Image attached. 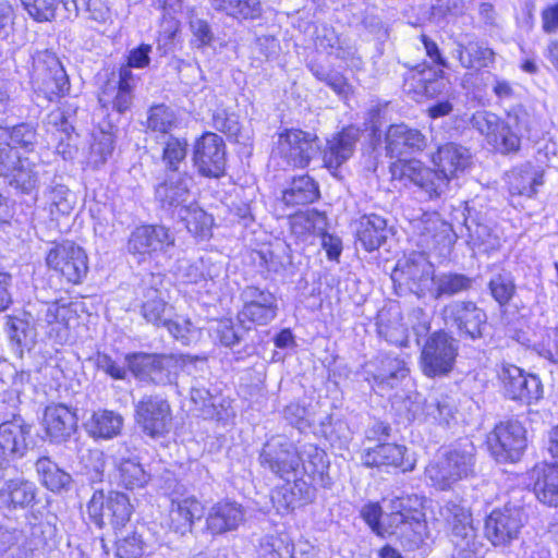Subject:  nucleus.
Instances as JSON below:
<instances>
[{
  "instance_id": "obj_1",
  "label": "nucleus",
  "mask_w": 558,
  "mask_h": 558,
  "mask_svg": "<svg viewBox=\"0 0 558 558\" xmlns=\"http://www.w3.org/2000/svg\"><path fill=\"white\" fill-rule=\"evenodd\" d=\"M471 158L469 148L449 142L439 146L432 156L437 170L425 167L418 160H410L393 163L391 174L395 180L409 181L418 186L429 198H438L446 192L449 180L471 165Z\"/></svg>"
},
{
  "instance_id": "obj_2",
  "label": "nucleus",
  "mask_w": 558,
  "mask_h": 558,
  "mask_svg": "<svg viewBox=\"0 0 558 558\" xmlns=\"http://www.w3.org/2000/svg\"><path fill=\"white\" fill-rule=\"evenodd\" d=\"M384 527L388 536H396L407 549L418 548L427 530L422 500L416 495L392 498L384 514Z\"/></svg>"
},
{
  "instance_id": "obj_3",
  "label": "nucleus",
  "mask_w": 558,
  "mask_h": 558,
  "mask_svg": "<svg viewBox=\"0 0 558 558\" xmlns=\"http://www.w3.org/2000/svg\"><path fill=\"white\" fill-rule=\"evenodd\" d=\"M508 119L505 122L492 111L478 110L472 114L470 123L496 150L510 154L520 149L524 126L521 125V118L517 112L509 114Z\"/></svg>"
},
{
  "instance_id": "obj_4",
  "label": "nucleus",
  "mask_w": 558,
  "mask_h": 558,
  "mask_svg": "<svg viewBox=\"0 0 558 558\" xmlns=\"http://www.w3.org/2000/svg\"><path fill=\"white\" fill-rule=\"evenodd\" d=\"M475 473V448L469 442L451 448L426 468V477L440 490Z\"/></svg>"
},
{
  "instance_id": "obj_5",
  "label": "nucleus",
  "mask_w": 558,
  "mask_h": 558,
  "mask_svg": "<svg viewBox=\"0 0 558 558\" xmlns=\"http://www.w3.org/2000/svg\"><path fill=\"white\" fill-rule=\"evenodd\" d=\"M135 378L159 386L173 384L180 365L192 361L189 355L133 353L125 357Z\"/></svg>"
},
{
  "instance_id": "obj_6",
  "label": "nucleus",
  "mask_w": 558,
  "mask_h": 558,
  "mask_svg": "<svg viewBox=\"0 0 558 558\" xmlns=\"http://www.w3.org/2000/svg\"><path fill=\"white\" fill-rule=\"evenodd\" d=\"M32 84L34 90L49 101L69 92V76L54 52L41 50L33 56Z\"/></svg>"
},
{
  "instance_id": "obj_7",
  "label": "nucleus",
  "mask_w": 558,
  "mask_h": 558,
  "mask_svg": "<svg viewBox=\"0 0 558 558\" xmlns=\"http://www.w3.org/2000/svg\"><path fill=\"white\" fill-rule=\"evenodd\" d=\"M442 319L449 328L465 340H481L488 327L486 312L473 301H451L441 310Z\"/></svg>"
},
{
  "instance_id": "obj_8",
  "label": "nucleus",
  "mask_w": 558,
  "mask_h": 558,
  "mask_svg": "<svg viewBox=\"0 0 558 558\" xmlns=\"http://www.w3.org/2000/svg\"><path fill=\"white\" fill-rule=\"evenodd\" d=\"M163 276L161 274H145L135 288V307L140 308L142 317L156 327H161L172 314L162 291Z\"/></svg>"
},
{
  "instance_id": "obj_9",
  "label": "nucleus",
  "mask_w": 558,
  "mask_h": 558,
  "mask_svg": "<svg viewBox=\"0 0 558 558\" xmlns=\"http://www.w3.org/2000/svg\"><path fill=\"white\" fill-rule=\"evenodd\" d=\"M458 351V340L450 333L439 330L430 335L421 353L424 375L437 377L449 374L453 369Z\"/></svg>"
},
{
  "instance_id": "obj_10",
  "label": "nucleus",
  "mask_w": 558,
  "mask_h": 558,
  "mask_svg": "<svg viewBox=\"0 0 558 558\" xmlns=\"http://www.w3.org/2000/svg\"><path fill=\"white\" fill-rule=\"evenodd\" d=\"M133 507L129 497L120 492L110 490L107 495L102 489H95L88 505L87 512L90 520L104 527L113 529L124 526L131 518Z\"/></svg>"
},
{
  "instance_id": "obj_11",
  "label": "nucleus",
  "mask_w": 558,
  "mask_h": 558,
  "mask_svg": "<svg viewBox=\"0 0 558 558\" xmlns=\"http://www.w3.org/2000/svg\"><path fill=\"white\" fill-rule=\"evenodd\" d=\"M435 269L423 253L413 252L399 259L391 272V280L418 298L430 292Z\"/></svg>"
},
{
  "instance_id": "obj_12",
  "label": "nucleus",
  "mask_w": 558,
  "mask_h": 558,
  "mask_svg": "<svg viewBox=\"0 0 558 558\" xmlns=\"http://www.w3.org/2000/svg\"><path fill=\"white\" fill-rule=\"evenodd\" d=\"M526 521L520 506L507 504L494 509L485 520L484 533L495 547H507L519 538Z\"/></svg>"
},
{
  "instance_id": "obj_13",
  "label": "nucleus",
  "mask_w": 558,
  "mask_h": 558,
  "mask_svg": "<svg viewBox=\"0 0 558 558\" xmlns=\"http://www.w3.org/2000/svg\"><path fill=\"white\" fill-rule=\"evenodd\" d=\"M134 420L146 436L162 437L171 428V405L159 395H145L134 405Z\"/></svg>"
},
{
  "instance_id": "obj_14",
  "label": "nucleus",
  "mask_w": 558,
  "mask_h": 558,
  "mask_svg": "<svg viewBox=\"0 0 558 558\" xmlns=\"http://www.w3.org/2000/svg\"><path fill=\"white\" fill-rule=\"evenodd\" d=\"M487 444L497 462L515 463L526 449V430L518 421L500 422L488 435Z\"/></svg>"
},
{
  "instance_id": "obj_15",
  "label": "nucleus",
  "mask_w": 558,
  "mask_h": 558,
  "mask_svg": "<svg viewBox=\"0 0 558 558\" xmlns=\"http://www.w3.org/2000/svg\"><path fill=\"white\" fill-rule=\"evenodd\" d=\"M276 151L287 166L305 168L320 151L318 137L300 129H289L278 136Z\"/></svg>"
},
{
  "instance_id": "obj_16",
  "label": "nucleus",
  "mask_w": 558,
  "mask_h": 558,
  "mask_svg": "<svg viewBox=\"0 0 558 558\" xmlns=\"http://www.w3.org/2000/svg\"><path fill=\"white\" fill-rule=\"evenodd\" d=\"M46 260L51 269L61 274L71 283H80L88 271L85 251L71 241L57 244L50 250Z\"/></svg>"
},
{
  "instance_id": "obj_17",
  "label": "nucleus",
  "mask_w": 558,
  "mask_h": 558,
  "mask_svg": "<svg viewBox=\"0 0 558 558\" xmlns=\"http://www.w3.org/2000/svg\"><path fill=\"white\" fill-rule=\"evenodd\" d=\"M259 461L262 466L282 478L296 475L300 468L299 451L289 439L282 436L271 437L264 445Z\"/></svg>"
},
{
  "instance_id": "obj_18",
  "label": "nucleus",
  "mask_w": 558,
  "mask_h": 558,
  "mask_svg": "<svg viewBox=\"0 0 558 558\" xmlns=\"http://www.w3.org/2000/svg\"><path fill=\"white\" fill-rule=\"evenodd\" d=\"M192 160L203 177H221L226 167V145L222 137L211 132L203 134L194 144Z\"/></svg>"
},
{
  "instance_id": "obj_19",
  "label": "nucleus",
  "mask_w": 558,
  "mask_h": 558,
  "mask_svg": "<svg viewBox=\"0 0 558 558\" xmlns=\"http://www.w3.org/2000/svg\"><path fill=\"white\" fill-rule=\"evenodd\" d=\"M174 235L165 226L145 225L131 232L128 251L133 255L153 256L159 252H168L169 247L174 246Z\"/></svg>"
},
{
  "instance_id": "obj_20",
  "label": "nucleus",
  "mask_w": 558,
  "mask_h": 558,
  "mask_svg": "<svg viewBox=\"0 0 558 558\" xmlns=\"http://www.w3.org/2000/svg\"><path fill=\"white\" fill-rule=\"evenodd\" d=\"M243 308L241 316L260 326L270 324L278 315L276 295L267 289L246 286L241 292Z\"/></svg>"
},
{
  "instance_id": "obj_21",
  "label": "nucleus",
  "mask_w": 558,
  "mask_h": 558,
  "mask_svg": "<svg viewBox=\"0 0 558 558\" xmlns=\"http://www.w3.org/2000/svg\"><path fill=\"white\" fill-rule=\"evenodd\" d=\"M499 377L504 384L505 393L512 400L531 403L542 398L543 386L539 378L525 374L515 365H502Z\"/></svg>"
},
{
  "instance_id": "obj_22",
  "label": "nucleus",
  "mask_w": 558,
  "mask_h": 558,
  "mask_svg": "<svg viewBox=\"0 0 558 558\" xmlns=\"http://www.w3.org/2000/svg\"><path fill=\"white\" fill-rule=\"evenodd\" d=\"M244 507L234 500L223 499L214 504L205 518V530L213 536L236 531L245 521Z\"/></svg>"
},
{
  "instance_id": "obj_23",
  "label": "nucleus",
  "mask_w": 558,
  "mask_h": 558,
  "mask_svg": "<svg viewBox=\"0 0 558 558\" xmlns=\"http://www.w3.org/2000/svg\"><path fill=\"white\" fill-rule=\"evenodd\" d=\"M440 514L450 529L452 542L457 547L476 546V532L471 510L468 507L456 501H448L441 508Z\"/></svg>"
},
{
  "instance_id": "obj_24",
  "label": "nucleus",
  "mask_w": 558,
  "mask_h": 558,
  "mask_svg": "<svg viewBox=\"0 0 558 558\" xmlns=\"http://www.w3.org/2000/svg\"><path fill=\"white\" fill-rule=\"evenodd\" d=\"M192 177L187 173H166L165 180L155 189V198L166 210H178L191 202Z\"/></svg>"
},
{
  "instance_id": "obj_25",
  "label": "nucleus",
  "mask_w": 558,
  "mask_h": 558,
  "mask_svg": "<svg viewBox=\"0 0 558 558\" xmlns=\"http://www.w3.org/2000/svg\"><path fill=\"white\" fill-rule=\"evenodd\" d=\"M32 425L20 414L0 424V450L13 459L22 458L28 450Z\"/></svg>"
},
{
  "instance_id": "obj_26",
  "label": "nucleus",
  "mask_w": 558,
  "mask_h": 558,
  "mask_svg": "<svg viewBox=\"0 0 558 558\" xmlns=\"http://www.w3.org/2000/svg\"><path fill=\"white\" fill-rule=\"evenodd\" d=\"M427 146L426 136L404 123L392 124L386 133V150L390 157L422 151Z\"/></svg>"
},
{
  "instance_id": "obj_27",
  "label": "nucleus",
  "mask_w": 558,
  "mask_h": 558,
  "mask_svg": "<svg viewBox=\"0 0 558 558\" xmlns=\"http://www.w3.org/2000/svg\"><path fill=\"white\" fill-rule=\"evenodd\" d=\"M203 513L202 502L193 495L172 498L168 512V527L171 532L184 536L193 531L195 519Z\"/></svg>"
},
{
  "instance_id": "obj_28",
  "label": "nucleus",
  "mask_w": 558,
  "mask_h": 558,
  "mask_svg": "<svg viewBox=\"0 0 558 558\" xmlns=\"http://www.w3.org/2000/svg\"><path fill=\"white\" fill-rule=\"evenodd\" d=\"M45 430L51 441H65L77 427L75 413L62 403L50 404L44 413Z\"/></svg>"
},
{
  "instance_id": "obj_29",
  "label": "nucleus",
  "mask_w": 558,
  "mask_h": 558,
  "mask_svg": "<svg viewBox=\"0 0 558 558\" xmlns=\"http://www.w3.org/2000/svg\"><path fill=\"white\" fill-rule=\"evenodd\" d=\"M7 333L14 351L22 357L25 351L29 352L37 343L35 317L29 312L8 316Z\"/></svg>"
},
{
  "instance_id": "obj_30",
  "label": "nucleus",
  "mask_w": 558,
  "mask_h": 558,
  "mask_svg": "<svg viewBox=\"0 0 558 558\" xmlns=\"http://www.w3.org/2000/svg\"><path fill=\"white\" fill-rule=\"evenodd\" d=\"M366 466H395L402 472L414 469V460L407 456V448L397 444H380L366 450L362 457Z\"/></svg>"
},
{
  "instance_id": "obj_31",
  "label": "nucleus",
  "mask_w": 558,
  "mask_h": 558,
  "mask_svg": "<svg viewBox=\"0 0 558 558\" xmlns=\"http://www.w3.org/2000/svg\"><path fill=\"white\" fill-rule=\"evenodd\" d=\"M389 234L387 220L379 215H363L355 222L356 240L367 252L378 250L387 241Z\"/></svg>"
},
{
  "instance_id": "obj_32",
  "label": "nucleus",
  "mask_w": 558,
  "mask_h": 558,
  "mask_svg": "<svg viewBox=\"0 0 558 558\" xmlns=\"http://www.w3.org/2000/svg\"><path fill=\"white\" fill-rule=\"evenodd\" d=\"M357 142V131L344 129L326 142L323 161L328 169H338L353 155Z\"/></svg>"
},
{
  "instance_id": "obj_33",
  "label": "nucleus",
  "mask_w": 558,
  "mask_h": 558,
  "mask_svg": "<svg viewBox=\"0 0 558 558\" xmlns=\"http://www.w3.org/2000/svg\"><path fill=\"white\" fill-rule=\"evenodd\" d=\"M300 465L312 481L322 486L329 487L331 478L328 475L329 461L326 452L315 445H304L299 451Z\"/></svg>"
},
{
  "instance_id": "obj_34",
  "label": "nucleus",
  "mask_w": 558,
  "mask_h": 558,
  "mask_svg": "<svg viewBox=\"0 0 558 558\" xmlns=\"http://www.w3.org/2000/svg\"><path fill=\"white\" fill-rule=\"evenodd\" d=\"M536 498L548 507H558V466L544 464L531 473Z\"/></svg>"
},
{
  "instance_id": "obj_35",
  "label": "nucleus",
  "mask_w": 558,
  "mask_h": 558,
  "mask_svg": "<svg viewBox=\"0 0 558 558\" xmlns=\"http://www.w3.org/2000/svg\"><path fill=\"white\" fill-rule=\"evenodd\" d=\"M36 497L35 485L22 477L8 480L0 488V501L9 509L26 508Z\"/></svg>"
},
{
  "instance_id": "obj_36",
  "label": "nucleus",
  "mask_w": 558,
  "mask_h": 558,
  "mask_svg": "<svg viewBox=\"0 0 558 558\" xmlns=\"http://www.w3.org/2000/svg\"><path fill=\"white\" fill-rule=\"evenodd\" d=\"M123 416L111 410H98L86 422V430L94 438L112 439L121 434Z\"/></svg>"
},
{
  "instance_id": "obj_37",
  "label": "nucleus",
  "mask_w": 558,
  "mask_h": 558,
  "mask_svg": "<svg viewBox=\"0 0 558 558\" xmlns=\"http://www.w3.org/2000/svg\"><path fill=\"white\" fill-rule=\"evenodd\" d=\"M457 240L452 226L440 220L432 219L424 223L421 230V243L429 250L449 251Z\"/></svg>"
},
{
  "instance_id": "obj_38",
  "label": "nucleus",
  "mask_w": 558,
  "mask_h": 558,
  "mask_svg": "<svg viewBox=\"0 0 558 558\" xmlns=\"http://www.w3.org/2000/svg\"><path fill=\"white\" fill-rule=\"evenodd\" d=\"M374 384L379 388H393L401 379L408 376L409 369L404 360L391 354L383 355L374 371H369Z\"/></svg>"
},
{
  "instance_id": "obj_39",
  "label": "nucleus",
  "mask_w": 558,
  "mask_h": 558,
  "mask_svg": "<svg viewBox=\"0 0 558 558\" xmlns=\"http://www.w3.org/2000/svg\"><path fill=\"white\" fill-rule=\"evenodd\" d=\"M318 50L343 61H353L356 58V48L348 39L341 38L332 27L323 26L315 40Z\"/></svg>"
},
{
  "instance_id": "obj_40",
  "label": "nucleus",
  "mask_w": 558,
  "mask_h": 558,
  "mask_svg": "<svg viewBox=\"0 0 558 558\" xmlns=\"http://www.w3.org/2000/svg\"><path fill=\"white\" fill-rule=\"evenodd\" d=\"M475 279L461 272H442L434 277L430 289V295L435 300L445 296L451 298L470 291L474 286Z\"/></svg>"
},
{
  "instance_id": "obj_41",
  "label": "nucleus",
  "mask_w": 558,
  "mask_h": 558,
  "mask_svg": "<svg viewBox=\"0 0 558 558\" xmlns=\"http://www.w3.org/2000/svg\"><path fill=\"white\" fill-rule=\"evenodd\" d=\"M463 227L466 234H462V236L466 238L465 242L473 251L488 252L499 246L498 236L494 234L489 226L481 221L480 217H466Z\"/></svg>"
},
{
  "instance_id": "obj_42",
  "label": "nucleus",
  "mask_w": 558,
  "mask_h": 558,
  "mask_svg": "<svg viewBox=\"0 0 558 558\" xmlns=\"http://www.w3.org/2000/svg\"><path fill=\"white\" fill-rule=\"evenodd\" d=\"M399 312L391 310H383L377 315V332L379 337L384 338L387 342L398 345H408V329L401 322Z\"/></svg>"
},
{
  "instance_id": "obj_43",
  "label": "nucleus",
  "mask_w": 558,
  "mask_h": 558,
  "mask_svg": "<svg viewBox=\"0 0 558 558\" xmlns=\"http://www.w3.org/2000/svg\"><path fill=\"white\" fill-rule=\"evenodd\" d=\"M543 175L531 163L514 168L508 174L509 192L511 195L532 197L536 186L543 184Z\"/></svg>"
},
{
  "instance_id": "obj_44",
  "label": "nucleus",
  "mask_w": 558,
  "mask_h": 558,
  "mask_svg": "<svg viewBox=\"0 0 558 558\" xmlns=\"http://www.w3.org/2000/svg\"><path fill=\"white\" fill-rule=\"evenodd\" d=\"M187 141L185 137L169 135L165 138L161 160L166 173L183 174L187 173L183 168L186 167Z\"/></svg>"
},
{
  "instance_id": "obj_45",
  "label": "nucleus",
  "mask_w": 558,
  "mask_h": 558,
  "mask_svg": "<svg viewBox=\"0 0 558 558\" xmlns=\"http://www.w3.org/2000/svg\"><path fill=\"white\" fill-rule=\"evenodd\" d=\"M319 197L318 184L307 174L293 178L282 193V201L290 206L307 205Z\"/></svg>"
},
{
  "instance_id": "obj_46",
  "label": "nucleus",
  "mask_w": 558,
  "mask_h": 558,
  "mask_svg": "<svg viewBox=\"0 0 558 558\" xmlns=\"http://www.w3.org/2000/svg\"><path fill=\"white\" fill-rule=\"evenodd\" d=\"M444 75V71L433 70L428 65L417 64L410 70L407 76V81H413L415 83V92L423 94L428 97H435L441 92L444 86L440 80Z\"/></svg>"
},
{
  "instance_id": "obj_47",
  "label": "nucleus",
  "mask_w": 558,
  "mask_h": 558,
  "mask_svg": "<svg viewBox=\"0 0 558 558\" xmlns=\"http://www.w3.org/2000/svg\"><path fill=\"white\" fill-rule=\"evenodd\" d=\"M46 209L53 217L70 215L75 205V196L64 184L52 181L44 191Z\"/></svg>"
},
{
  "instance_id": "obj_48",
  "label": "nucleus",
  "mask_w": 558,
  "mask_h": 558,
  "mask_svg": "<svg viewBox=\"0 0 558 558\" xmlns=\"http://www.w3.org/2000/svg\"><path fill=\"white\" fill-rule=\"evenodd\" d=\"M178 125L179 118L170 107L160 104L148 109L146 128L149 132L156 133L157 137H168Z\"/></svg>"
},
{
  "instance_id": "obj_49",
  "label": "nucleus",
  "mask_w": 558,
  "mask_h": 558,
  "mask_svg": "<svg viewBox=\"0 0 558 558\" xmlns=\"http://www.w3.org/2000/svg\"><path fill=\"white\" fill-rule=\"evenodd\" d=\"M116 464L119 483L124 488H142L148 483L149 477L137 458H125L124 453L120 452Z\"/></svg>"
},
{
  "instance_id": "obj_50",
  "label": "nucleus",
  "mask_w": 558,
  "mask_h": 558,
  "mask_svg": "<svg viewBox=\"0 0 558 558\" xmlns=\"http://www.w3.org/2000/svg\"><path fill=\"white\" fill-rule=\"evenodd\" d=\"M459 61L463 68H487L495 62L493 49L478 41H469L465 46L459 44L456 49Z\"/></svg>"
},
{
  "instance_id": "obj_51",
  "label": "nucleus",
  "mask_w": 558,
  "mask_h": 558,
  "mask_svg": "<svg viewBox=\"0 0 558 558\" xmlns=\"http://www.w3.org/2000/svg\"><path fill=\"white\" fill-rule=\"evenodd\" d=\"M39 165L31 161L28 157H21L19 165L10 174L9 184L24 194H31L37 189L39 182Z\"/></svg>"
},
{
  "instance_id": "obj_52",
  "label": "nucleus",
  "mask_w": 558,
  "mask_h": 558,
  "mask_svg": "<svg viewBox=\"0 0 558 558\" xmlns=\"http://www.w3.org/2000/svg\"><path fill=\"white\" fill-rule=\"evenodd\" d=\"M35 466L41 483L51 492H60L71 483V475L62 471L48 457L39 458Z\"/></svg>"
},
{
  "instance_id": "obj_53",
  "label": "nucleus",
  "mask_w": 558,
  "mask_h": 558,
  "mask_svg": "<svg viewBox=\"0 0 558 558\" xmlns=\"http://www.w3.org/2000/svg\"><path fill=\"white\" fill-rule=\"evenodd\" d=\"M178 216L194 235L205 236L211 227V217L192 201L180 209Z\"/></svg>"
},
{
  "instance_id": "obj_54",
  "label": "nucleus",
  "mask_w": 558,
  "mask_h": 558,
  "mask_svg": "<svg viewBox=\"0 0 558 558\" xmlns=\"http://www.w3.org/2000/svg\"><path fill=\"white\" fill-rule=\"evenodd\" d=\"M260 554L264 558H284L292 556L293 545L286 532L267 534L260 539Z\"/></svg>"
},
{
  "instance_id": "obj_55",
  "label": "nucleus",
  "mask_w": 558,
  "mask_h": 558,
  "mask_svg": "<svg viewBox=\"0 0 558 558\" xmlns=\"http://www.w3.org/2000/svg\"><path fill=\"white\" fill-rule=\"evenodd\" d=\"M425 420L439 425H449L454 418V407L449 397L430 398L423 407Z\"/></svg>"
},
{
  "instance_id": "obj_56",
  "label": "nucleus",
  "mask_w": 558,
  "mask_h": 558,
  "mask_svg": "<svg viewBox=\"0 0 558 558\" xmlns=\"http://www.w3.org/2000/svg\"><path fill=\"white\" fill-rule=\"evenodd\" d=\"M23 543L24 534L21 530L0 527V557L26 558L27 549Z\"/></svg>"
},
{
  "instance_id": "obj_57",
  "label": "nucleus",
  "mask_w": 558,
  "mask_h": 558,
  "mask_svg": "<svg viewBox=\"0 0 558 558\" xmlns=\"http://www.w3.org/2000/svg\"><path fill=\"white\" fill-rule=\"evenodd\" d=\"M262 258L269 271L281 272L292 265L290 246L282 241L272 244L265 252H262Z\"/></svg>"
},
{
  "instance_id": "obj_58",
  "label": "nucleus",
  "mask_w": 558,
  "mask_h": 558,
  "mask_svg": "<svg viewBox=\"0 0 558 558\" xmlns=\"http://www.w3.org/2000/svg\"><path fill=\"white\" fill-rule=\"evenodd\" d=\"M132 89L129 87L116 86V84L108 83L99 96V102L102 106L112 104V108L119 113L125 112L132 105Z\"/></svg>"
},
{
  "instance_id": "obj_59",
  "label": "nucleus",
  "mask_w": 558,
  "mask_h": 558,
  "mask_svg": "<svg viewBox=\"0 0 558 558\" xmlns=\"http://www.w3.org/2000/svg\"><path fill=\"white\" fill-rule=\"evenodd\" d=\"M488 288L494 300L500 305H507L515 294L517 287L509 272L496 274L488 282Z\"/></svg>"
},
{
  "instance_id": "obj_60",
  "label": "nucleus",
  "mask_w": 558,
  "mask_h": 558,
  "mask_svg": "<svg viewBox=\"0 0 558 558\" xmlns=\"http://www.w3.org/2000/svg\"><path fill=\"white\" fill-rule=\"evenodd\" d=\"M114 149V136L110 131L100 130L94 137L90 146V160L94 167L104 165L111 157Z\"/></svg>"
},
{
  "instance_id": "obj_61",
  "label": "nucleus",
  "mask_w": 558,
  "mask_h": 558,
  "mask_svg": "<svg viewBox=\"0 0 558 558\" xmlns=\"http://www.w3.org/2000/svg\"><path fill=\"white\" fill-rule=\"evenodd\" d=\"M9 136L14 146L33 151L38 142L37 125L22 122L10 129Z\"/></svg>"
},
{
  "instance_id": "obj_62",
  "label": "nucleus",
  "mask_w": 558,
  "mask_h": 558,
  "mask_svg": "<svg viewBox=\"0 0 558 558\" xmlns=\"http://www.w3.org/2000/svg\"><path fill=\"white\" fill-rule=\"evenodd\" d=\"M213 335L226 347H233L238 344L243 337V327L235 328L233 322L229 318L216 322L211 327Z\"/></svg>"
},
{
  "instance_id": "obj_63",
  "label": "nucleus",
  "mask_w": 558,
  "mask_h": 558,
  "mask_svg": "<svg viewBox=\"0 0 558 558\" xmlns=\"http://www.w3.org/2000/svg\"><path fill=\"white\" fill-rule=\"evenodd\" d=\"M29 16L37 22L54 19L58 0H20Z\"/></svg>"
},
{
  "instance_id": "obj_64",
  "label": "nucleus",
  "mask_w": 558,
  "mask_h": 558,
  "mask_svg": "<svg viewBox=\"0 0 558 558\" xmlns=\"http://www.w3.org/2000/svg\"><path fill=\"white\" fill-rule=\"evenodd\" d=\"M144 554V542L137 533H132L117 542L119 558H140Z\"/></svg>"
}]
</instances>
